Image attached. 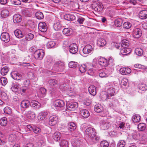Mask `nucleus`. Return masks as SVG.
Returning <instances> with one entry per match:
<instances>
[{
	"label": "nucleus",
	"instance_id": "nucleus-31",
	"mask_svg": "<svg viewBox=\"0 0 147 147\" xmlns=\"http://www.w3.org/2000/svg\"><path fill=\"white\" fill-rule=\"evenodd\" d=\"M141 119V117L139 115H135L132 118V120L134 123L139 122Z\"/></svg>",
	"mask_w": 147,
	"mask_h": 147
},
{
	"label": "nucleus",
	"instance_id": "nucleus-57",
	"mask_svg": "<svg viewBox=\"0 0 147 147\" xmlns=\"http://www.w3.org/2000/svg\"><path fill=\"white\" fill-rule=\"evenodd\" d=\"M11 3L13 5H19L21 4V1L20 0H11Z\"/></svg>",
	"mask_w": 147,
	"mask_h": 147
},
{
	"label": "nucleus",
	"instance_id": "nucleus-29",
	"mask_svg": "<svg viewBox=\"0 0 147 147\" xmlns=\"http://www.w3.org/2000/svg\"><path fill=\"white\" fill-rule=\"evenodd\" d=\"M89 93L92 95L94 96L96 94V91L95 87L94 86H90L88 88Z\"/></svg>",
	"mask_w": 147,
	"mask_h": 147
},
{
	"label": "nucleus",
	"instance_id": "nucleus-32",
	"mask_svg": "<svg viewBox=\"0 0 147 147\" xmlns=\"http://www.w3.org/2000/svg\"><path fill=\"white\" fill-rule=\"evenodd\" d=\"M27 113L29 119H33L35 117V113L33 111L29 110L27 112Z\"/></svg>",
	"mask_w": 147,
	"mask_h": 147
},
{
	"label": "nucleus",
	"instance_id": "nucleus-50",
	"mask_svg": "<svg viewBox=\"0 0 147 147\" xmlns=\"http://www.w3.org/2000/svg\"><path fill=\"white\" fill-rule=\"evenodd\" d=\"M21 13L23 16H29L30 12L27 9H22L21 10Z\"/></svg>",
	"mask_w": 147,
	"mask_h": 147
},
{
	"label": "nucleus",
	"instance_id": "nucleus-62",
	"mask_svg": "<svg viewBox=\"0 0 147 147\" xmlns=\"http://www.w3.org/2000/svg\"><path fill=\"white\" fill-rule=\"evenodd\" d=\"M28 24L31 28H33L35 27V24L32 21H28Z\"/></svg>",
	"mask_w": 147,
	"mask_h": 147
},
{
	"label": "nucleus",
	"instance_id": "nucleus-16",
	"mask_svg": "<svg viewBox=\"0 0 147 147\" xmlns=\"http://www.w3.org/2000/svg\"><path fill=\"white\" fill-rule=\"evenodd\" d=\"M26 30L27 32L24 33L25 39L27 40L30 41L33 38L34 35L32 33L28 32L30 31L29 29H26Z\"/></svg>",
	"mask_w": 147,
	"mask_h": 147
},
{
	"label": "nucleus",
	"instance_id": "nucleus-48",
	"mask_svg": "<svg viewBox=\"0 0 147 147\" xmlns=\"http://www.w3.org/2000/svg\"><path fill=\"white\" fill-rule=\"evenodd\" d=\"M35 16L36 18L38 19L41 20L44 18L43 13L40 12H37L36 13Z\"/></svg>",
	"mask_w": 147,
	"mask_h": 147
},
{
	"label": "nucleus",
	"instance_id": "nucleus-10",
	"mask_svg": "<svg viewBox=\"0 0 147 147\" xmlns=\"http://www.w3.org/2000/svg\"><path fill=\"white\" fill-rule=\"evenodd\" d=\"M110 126L109 122L106 120H102L100 123V128L103 130L108 129Z\"/></svg>",
	"mask_w": 147,
	"mask_h": 147
},
{
	"label": "nucleus",
	"instance_id": "nucleus-8",
	"mask_svg": "<svg viewBox=\"0 0 147 147\" xmlns=\"http://www.w3.org/2000/svg\"><path fill=\"white\" fill-rule=\"evenodd\" d=\"M1 40L5 43L8 42L10 40V37L9 34L7 32H2L0 36Z\"/></svg>",
	"mask_w": 147,
	"mask_h": 147
},
{
	"label": "nucleus",
	"instance_id": "nucleus-46",
	"mask_svg": "<svg viewBox=\"0 0 147 147\" xmlns=\"http://www.w3.org/2000/svg\"><path fill=\"white\" fill-rule=\"evenodd\" d=\"M78 65V63L74 61H71L69 62L68 64L69 67L70 68H76Z\"/></svg>",
	"mask_w": 147,
	"mask_h": 147
},
{
	"label": "nucleus",
	"instance_id": "nucleus-4",
	"mask_svg": "<svg viewBox=\"0 0 147 147\" xmlns=\"http://www.w3.org/2000/svg\"><path fill=\"white\" fill-rule=\"evenodd\" d=\"M95 134H96V132L95 129L91 127H88L86 128L85 134L86 136L90 138Z\"/></svg>",
	"mask_w": 147,
	"mask_h": 147
},
{
	"label": "nucleus",
	"instance_id": "nucleus-22",
	"mask_svg": "<svg viewBox=\"0 0 147 147\" xmlns=\"http://www.w3.org/2000/svg\"><path fill=\"white\" fill-rule=\"evenodd\" d=\"M53 104L55 107H61L65 105V103L62 100L57 99L54 102Z\"/></svg>",
	"mask_w": 147,
	"mask_h": 147
},
{
	"label": "nucleus",
	"instance_id": "nucleus-2",
	"mask_svg": "<svg viewBox=\"0 0 147 147\" xmlns=\"http://www.w3.org/2000/svg\"><path fill=\"white\" fill-rule=\"evenodd\" d=\"M64 62L61 60H58L55 62L52 69L57 71L61 72L64 69Z\"/></svg>",
	"mask_w": 147,
	"mask_h": 147
},
{
	"label": "nucleus",
	"instance_id": "nucleus-34",
	"mask_svg": "<svg viewBox=\"0 0 147 147\" xmlns=\"http://www.w3.org/2000/svg\"><path fill=\"white\" fill-rule=\"evenodd\" d=\"M97 44L100 46L102 47L105 45L106 41L104 38H100L98 40Z\"/></svg>",
	"mask_w": 147,
	"mask_h": 147
},
{
	"label": "nucleus",
	"instance_id": "nucleus-44",
	"mask_svg": "<svg viewBox=\"0 0 147 147\" xmlns=\"http://www.w3.org/2000/svg\"><path fill=\"white\" fill-rule=\"evenodd\" d=\"M46 92V90L45 88H41L40 89L38 93L41 95L43 97L45 95Z\"/></svg>",
	"mask_w": 147,
	"mask_h": 147
},
{
	"label": "nucleus",
	"instance_id": "nucleus-38",
	"mask_svg": "<svg viewBox=\"0 0 147 147\" xmlns=\"http://www.w3.org/2000/svg\"><path fill=\"white\" fill-rule=\"evenodd\" d=\"M7 124V118L5 117H3L0 120V124L3 126H6Z\"/></svg>",
	"mask_w": 147,
	"mask_h": 147
},
{
	"label": "nucleus",
	"instance_id": "nucleus-63",
	"mask_svg": "<svg viewBox=\"0 0 147 147\" xmlns=\"http://www.w3.org/2000/svg\"><path fill=\"white\" fill-rule=\"evenodd\" d=\"M109 74L106 73L105 72L103 71L99 73V76L101 78L106 77L108 76Z\"/></svg>",
	"mask_w": 147,
	"mask_h": 147
},
{
	"label": "nucleus",
	"instance_id": "nucleus-47",
	"mask_svg": "<svg viewBox=\"0 0 147 147\" xmlns=\"http://www.w3.org/2000/svg\"><path fill=\"white\" fill-rule=\"evenodd\" d=\"M9 11L7 10H3L1 12V15L2 18H5L8 16Z\"/></svg>",
	"mask_w": 147,
	"mask_h": 147
},
{
	"label": "nucleus",
	"instance_id": "nucleus-9",
	"mask_svg": "<svg viewBox=\"0 0 147 147\" xmlns=\"http://www.w3.org/2000/svg\"><path fill=\"white\" fill-rule=\"evenodd\" d=\"M92 7L95 11L99 12L102 11L103 6L101 3L97 2L93 4Z\"/></svg>",
	"mask_w": 147,
	"mask_h": 147
},
{
	"label": "nucleus",
	"instance_id": "nucleus-15",
	"mask_svg": "<svg viewBox=\"0 0 147 147\" xmlns=\"http://www.w3.org/2000/svg\"><path fill=\"white\" fill-rule=\"evenodd\" d=\"M133 34L134 37L136 38H138L142 35L141 30L139 28H136L134 30Z\"/></svg>",
	"mask_w": 147,
	"mask_h": 147
},
{
	"label": "nucleus",
	"instance_id": "nucleus-5",
	"mask_svg": "<svg viewBox=\"0 0 147 147\" xmlns=\"http://www.w3.org/2000/svg\"><path fill=\"white\" fill-rule=\"evenodd\" d=\"M48 83L51 86L52 89H50L49 90L51 91V92H53L56 88L58 86V84L57 80L54 79H51L48 81Z\"/></svg>",
	"mask_w": 147,
	"mask_h": 147
},
{
	"label": "nucleus",
	"instance_id": "nucleus-30",
	"mask_svg": "<svg viewBox=\"0 0 147 147\" xmlns=\"http://www.w3.org/2000/svg\"><path fill=\"white\" fill-rule=\"evenodd\" d=\"M53 27L54 30L56 31L61 30L63 28L62 25L59 22L55 23Z\"/></svg>",
	"mask_w": 147,
	"mask_h": 147
},
{
	"label": "nucleus",
	"instance_id": "nucleus-43",
	"mask_svg": "<svg viewBox=\"0 0 147 147\" xmlns=\"http://www.w3.org/2000/svg\"><path fill=\"white\" fill-rule=\"evenodd\" d=\"M55 45V42L53 41H50L47 44V47L48 48H51L54 47Z\"/></svg>",
	"mask_w": 147,
	"mask_h": 147
},
{
	"label": "nucleus",
	"instance_id": "nucleus-11",
	"mask_svg": "<svg viewBox=\"0 0 147 147\" xmlns=\"http://www.w3.org/2000/svg\"><path fill=\"white\" fill-rule=\"evenodd\" d=\"M58 117L56 115H53L50 116L49 122L50 125L53 126L56 124L58 121Z\"/></svg>",
	"mask_w": 147,
	"mask_h": 147
},
{
	"label": "nucleus",
	"instance_id": "nucleus-12",
	"mask_svg": "<svg viewBox=\"0 0 147 147\" xmlns=\"http://www.w3.org/2000/svg\"><path fill=\"white\" fill-rule=\"evenodd\" d=\"M92 47L91 45H87L85 46L82 49V51L84 54L85 55L90 53L92 51Z\"/></svg>",
	"mask_w": 147,
	"mask_h": 147
},
{
	"label": "nucleus",
	"instance_id": "nucleus-28",
	"mask_svg": "<svg viewBox=\"0 0 147 147\" xmlns=\"http://www.w3.org/2000/svg\"><path fill=\"white\" fill-rule=\"evenodd\" d=\"M13 19L14 22L16 23L20 22L22 20L21 16L18 14L14 15Z\"/></svg>",
	"mask_w": 147,
	"mask_h": 147
},
{
	"label": "nucleus",
	"instance_id": "nucleus-13",
	"mask_svg": "<svg viewBox=\"0 0 147 147\" xmlns=\"http://www.w3.org/2000/svg\"><path fill=\"white\" fill-rule=\"evenodd\" d=\"M100 140V137L97 136L96 134L89 138V140L90 144H92L97 143Z\"/></svg>",
	"mask_w": 147,
	"mask_h": 147
},
{
	"label": "nucleus",
	"instance_id": "nucleus-60",
	"mask_svg": "<svg viewBox=\"0 0 147 147\" xmlns=\"http://www.w3.org/2000/svg\"><path fill=\"white\" fill-rule=\"evenodd\" d=\"M4 111L5 113L9 114L11 112V110L9 107H6L4 108Z\"/></svg>",
	"mask_w": 147,
	"mask_h": 147
},
{
	"label": "nucleus",
	"instance_id": "nucleus-14",
	"mask_svg": "<svg viewBox=\"0 0 147 147\" xmlns=\"http://www.w3.org/2000/svg\"><path fill=\"white\" fill-rule=\"evenodd\" d=\"M38 28L41 32H44L47 31V27L45 22H42L39 24Z\"/></svg>",
	"mask_w": 147,
	"mask_h": 147
},
{
	"label": "nucleus",
	"instance_id": "nucleus-59",
	"mask_svg": "<svg viewBox=\"0 0 147 147\" xmlns=\"http://www.w3.org/2000/svg\"><path fill=\"white\" fill-rule=\"evenodd\" d=\"M139 88L140 90L142 91H145L147 89V87L145 84H141L139 85Z\"/></svg>",
	"mask_w": 147,
	"mask_h": 147
},
{
	"label": "nucleus",
	"instance_id": "nucleus-40",
	"mask_svg": "<svg viewBox=\"0 0 147 147\" xmlns=\"http://www.w3.org/2000/svg\"><path fill=\"white\" fill-rule=\"evenodd\" d=\"M53 139L56 141H58L61 138V134L58 132H55L53 136Z\"/></svg>",
	"mask_w": 147,
	"mask_h": 147
},
{
	"label": "nucleus",
	"instance_id": "nucleus-56",
	"mask_svg": "<svg viewBox=\"0 0 147 147\" xmlns=\"http://www.w3.org/2000/svg\"><path fill=\"white\" fill-rule=\"evenodd\" d=\"M146 126L144 123H141L138 125V128L141 131L144 130L146 128Z\"/></svg>",
	"mask_w": 147,
	"mask_h": 147
},
{
	"label": "nucleus",
	"instance_id": "nucleus-3",
	"mask_svg": "<svg viewBox=\"0 0 147 147\" xmlns=\"http://www.w3.org/2000/svg\"><path fill=\"white\" fill-rule=\"evenodd\" d=\"M45 55L44 51L42 49L36 51L34 53V57L37 60H42Z\"/></svg>",
	"mask_w": 147,
	"mask_h": 147
},
{
	"label": "nucleus",
	"instance_id": "nucleus-55",
	"mask_svg": "<svg viewBox=\"0 0 147 147\" xmlns=\"http://www.w3.org/2000/svg\"><path fill=\"white\" fill-rule=\"evenodd\" d=\"M60 146H62L63 147H68V143L65 140H63L61 141L60 143Z\"/></svg>",
	"mask_w": 147,
	"mask_h": 147
},
{
	"label": "nucleus",
	"instance_id": "nucleus-24",
	"mask_svg": "<svg viewBox=\"0 0 147 147\" xmlns=\"http://www.w3.org/2000/svg\"><path fill=\"white\" fill-rule=\"evenodd\" d=\"M131 52L130 48L128 47L123 48L120 50V52L123 55H126L129 54Z\"/></svg>",
	"mask_w": 147,
	"mask_h": 147
},
{
	"label": "nucleus",
	"instance_id": "nucleus-45",
	"mask_svg": "<svg viewBox=\"0 0 147 147\" xmlns=\"http://www.w3.org/2000/svg\"><path fill=\"white\" fill-rule=\"evenodd\" d=\"M48 114V113L47 112H41L40 113L39 117L41 120H43L46 117Z\"/></svg>",
	"mask_w": 147,
	"mask_h": 147
},
{
	"label": "nucleus",
	"instance_id": "nucleus-64",
	"mask_svg": "<svg viewBox=\"0 0 147 147\" xmlns=\"http://www.w3.org/2000/svg\"><path fill=\"white\" fill-rule=\"evenodd\" d=\"M59 87L61 89L63 88L64 90H69V89L67 88L68 87V86L67 85H66L65 84L60 85L59 86Z\"/></svg>",
	"mask_w": 147,
	"mask_h": 147
},
{
	"label": "nucleus",
	"instance_id": "nucleus-49",
	"mask_svg": "<svg viewBox=\"0 0 147 147\" xmlns=\"http://www.w3.org/2000/svg\"><path fill=\"white\" fill-rule=\"evenodd\" d=\"M122 20L120 19H117L115 21V24L117 27H120L122 26Z\"/></svg>",
	"mask_w": 147,
	"mask_h": 147
},
{
	"label": "nucleus",
	"instance_id": "nucleus-33",
	"mask_svg": "<svg viewBox=\"0 0 147 147\" xmlns=\"http://www.w3.org/2000/svg\"><path fill=\"white\" fill-rule=\"evenodd\" d=\"M63 33L66 35H69L72 33V30L70 28H65L63 30Z\"/></svg>",
	"mask_w": 147,
	"mask_h": 147
},
{
	"label": "nucleus",
	"instance_id": "nucleus-1",
	"mask_svg": "<svg viewBox=\"0 0 147 147\" xmlns=\"http://www.w3.org/2000/svg\"><path fill=\"white\" fill-rule=\"evenodd\" d=\"M107 87V90L108 93V96H107V98L109 99V96H113L114 94L117 91V88L118 86L115 85V84L113 82H111L108 84Z\"/></svg>",
	"mask_w": 147,
	"mask_h": 147
},
{
	"label": "nucleus",
	"instance_id": "nucleus-26",
	"mask_svg": "<svg viewBox=\"0 0 147 147\" xmlns=\"http://www.w3.org/2000/svg\"><path fill=\"white\" fill-rule=\"evenodd\" d=\"M80 114L84 118H87L90 115L88 111L86 109H83L80 110Z\"/></svg>",
	"mask_w": 147,
	"mask_h": 147
},
{
	"label": "nucleus",
	"instance_id": "nucleus-37",
	"mask_svg": "<svg viewBox=\"0 0 147 147\" xmlns=\"http://www.w3.org/2000/svg\"><path fill=\"white\" fill-rule=\"evenodd\" d=\"M14 33L16 36L19 38H21L24 36L21 31L19 30H16L14 31Z\"/></svg>",
	"mask_w": 147,
	"mask_h": 147
},
{
	"label": "nucleus",
	"instance_id": "nucleus-23",
	"mask_svg": "<svg viewBox=\"0 0 147 147\" xmlns=\"http://www.w3.org/2000/svg\"><path fill=\"white\" fill-rule=\"evenodd\" d=\"M30 103L31 107L36 109L39 108L41 106L40 104L35 100H32Z\"/></svg>",
	"mask_w": 147,
	"mask_h": 147
},
{
	"label": "nucleus",
	"instance_id": "nucleus-19",
	"mask_svg": "<svg viewBox=\"0 0 147 147\" xmlns=\"http://www.w3.org/2000/svg\"><path fill=\"white\" fill-rule=\"evenodd\" d=\"M30 105V102L29 100H24L21 102V107L23 109H26L28 108Z\"/></svg>",
	"mask_w": 147,
	"mask_h": 147
},
{
	"label": "nucleus",
	"instance_id": "nucleus-51",
	"mask_svg": "<svg viewBox=\"0 0 147 147\" xmlns=\"http://www.w3.org/2000/svg\"><path fill=\"white\" fill-rule=\"evenodd\" d=\"M131 26V24L129 22H126L123 24V27L125 28L128 29Z\"/></svg>",
	"mask_w": 147,
	"mask_h": 147
},
{
	"label": "nucleus",
	"instance_id": "nucleus-35",
	"mask_svg": "<svg viewBox=\"0 0 147 147\" xmlns=\"http://www.w3.org/2000/svg\"><path fill=\"white\" fill-rule=\"evenodd\" d=\"M76 127V124L74 122H70L68 124V129L71 131L75 130Z\"/></svg>",
	"mask_w": 147,
	"mask_h": 147
},
{
	"label": "nucleus",
	"instance_id": "nucleus-58",
	"mask_svg": "<svg viewBox=\"0 0 147 147\" xmlns=\"http://www.w3.org/2000/svg\"><path fill=\"white\" fill-rule=\"evenodd\" d=\"M86 66L84 64L82 65L79 68V70L81 73H83L86 71Z\"/></svg>",
	"mask_w": 147,
	"mask_h": 147
},
{
	"label": "nucleus",
	"instance_id": "nucleus-7",
	"mask_svg": "<svg viewBox=\"0 0 147 147\" xmlns=\"http://www.w3.org/2000/svg\"><path fill=\"white\" fill-rule=\"evenodd\" d=\"M66 106L67 109L71 111H73L74 109L77 108L78 107V103L75 102H67Z\"/></svg>",
	"mask_w": 147,
	"mask_h": 147
},
{
	"label": "nucleus",
	"instance_id": "nucleus-54",
	"mask_svg": "<svg viewBox=\"0 0 147 147\" xmlns=\"http://www.w3.org/2000/svg\"><path fill=\"white\" fill-rule=\"evenodd\" d=\"M1 82L3 86L5 85L7 83V79L3 77L0 78Z\"/></svg>",
	"mask_w": 147,
	"mask_h": 147
},
{
	"label": "nucleus",
	"instance_id": "nucleus-21",
	"mask_svg": "<svg viewBox=\"0 0 147 147\" xmlns=\"http://www.w3.org/2000/svg\"><path fill=\"white\" fill-rule=\"evenodd\" d=\"M11 75L12 78L15 80H19L22 78V76L16 71L12 72Z\"/></svg>",
	"mask_w": 147,
	"mask_h": 147
},
{
	"label": "nucleus",
	"instance_id": "nucleus-18",
	"mask_svg": "<svg viewBox=\"0 0 147 147\" xmlns=\"http://www.w3.org/2000/svg\"><path fill=\"white\" fill-rule=\"evenodd\" d=\"M119 71L121 74L125 75L130 73L131 72V70L129 68L122 67L120 69Z\"/></svg>",
	"mask_w": 147,
	"mask_h": 147
},
{
	"label": "nucleus",
	"instance_id": "nucleus-25",
	"mask_svg": "<svg viewBox=\"0 0 147 147\" xmlns=\"http://www.w3.org/2000/svg\"><path fill=\"white\" fill-rule=\"evenodd\" d=\"M139 16L140 18L145 19L147 18V10H143L141 11L139 13Z\"/></svg>",
	"mask_w": 147,
	"mask_h": 147
},
{
	"label": "nucleus",
	"instance_id": "nucleus-61",
	"mask_svg": "<svg viewBox=\"0 0 147 147\" xmlns=\"http://www.w3.org/2000/svg\"><path fill=\"white\" fill-rule=\"evenodd\" d=\"M85 20V19L84 18L81 17H79L77 20V22L80 24H83Z\"/></svg>",
	"mask_w": 147,
	"mask_h": 147
},
{
	"label": "nucleus",
	"instance_id": "nucleus-20",
	"mask_svg": "<svg viewBox=\"0 0 147 147\" xmlns=\"http://www.w3.org/2000/svg\"><path fill=\"white\" fill-rule=\"evenodd\" d=\"M64 18L65 20L70 21L74 20L76 19L75 16L72 13L66 14L64 15Z\"/></svg>",
	"mask_w": 147,
	"mask_h": 147
},
{
	"label": "nucleus",
	"instance_id": "nucleus-36",
	"mask_svg": "<svg viewBox=\"0 0 147 147\" xmlns=\"http://www.w3.org/2000/svg\"><path fill=\"white\" fill-rule=\"evenodd\" d=\"M9 71V69L7 67L5 66L1 69V73L3 76L6 75Z\"/></svg>",
	"mask_w": 147,
	"mask_h": 147
},
{
	"label": "nucleus",
	"instance_id": "nucleus-42",
	"mask_svg": "<svg viewBox=\"0 0 147 147\" xmlns=\"http://www.w3.org/2000/svg\"><path fill=\"white\" fill-rule=\"evenodd\" d=\"M135 52L137 55L140 56L143 55V51L141 48H137L135 49Z\"/></svg>",
	"mask_w": 147,
	"mask_h": 147
},
{
	"label": "nucleus",
	"instance_id": "nucleus-6",
	"mask_svg": "<svg viewBox=\"0 0 147 147\" xmlns=\"http://www.w3.org/2000/svg\"><path fill=\"white\" fill-rule=\"evenodd\" d=\"M69 50L70 53L72 54H76L78 51V47L75 43L71 44L69 47Z\"/></svg>",
	"mask_w": 147,
	"mask_h": 147
},
{
	"label": "nucleus",
	"instance_id": "nucleus-53",
	"mask_svg": "<svg viewBox=\"0 0 147 147\" xmlns=\"http://www.w3.org/2000/svg\"><path fill=\"white\" fill-rule=\"evenodd\" d=\"M134 67L136 68L141 69H147L146 66L139 64H135Z\"/></svg>",
	"mask_w": 147,
	"mask_h": 147
},
{
	"label": "nucleus",
	"instance_id": "nucleus-27",
	"mask_svg": "<svg viewBox=\"0 0 147 147\" xmlns=\"http://www.w3.org/2000/svg\"><path fill=\"white\" fill-rule=\"evenodd\" d=\"M94 110L97 113L102 112L104 111L103 107L100 104H98L95 106Z\"/></svg>",
	"mask_w": 147,
	"mask_h": 147
},
{
	"label": "nucleus",
	"instance_id": "nucleus-52",
	"mask_svg": "<svg viewBox=\"0 0 147 147\" xmlns=\"http://www.w3.org/2000/svg\"><path fill=\"white\" fill-rule=\"evenodd\" d=\"M125 144V141L123 140H120L117 145V147H124Z\"/></svg>",
	"mask_w": 147,
	"mask_h": 147
},
{
	"label": "nucleus",
	"instance_id": "nucleus-41",
	"mask_svg": "<svg viewBox=\"0 0 147 147\" xmlns=\"http://www.w3.org/2000/svg\"><path fill=\"white\" fill-rule=\"evenodd\" d=\"M71 143L74 147H77L79 146L80 141L78 139H76L72 140Z\"/></svg>",
	"mask_w": 147,
	"mask_h": 147
},
{
	"label": "nucleus",
	"instance_id": "nucleus-39",
	"mask_svg": "<svg viewBox=\"0 0 147 147\" xmlns=\"http://www.w3.org/2000/svg\"><path fill=\"white\" fill-rule=\"evenodd\" d=\"M129 45L128 41L126 39H123L121 42V46L122 48L128 47Z\"/></svg>",
	"mask_w": 147,
	"mask_h": 147
},
{
	"label": "nucleus",
	"instance_id": "nucleus-17",
	"mask_svg": "<svg viewBox=\"0 0 147 147\" xmlns=\"http://www.w3.org/2000/svg\"><path fill=\"white\" fill-rule=\"evenodd\" d=\"M98 64L101 66L106 67L108 65L107 60L104 58H101L98 59Z\"/></svg>",
	"mask_w": 147,
	"mask_h": 147
}]
</instances>
